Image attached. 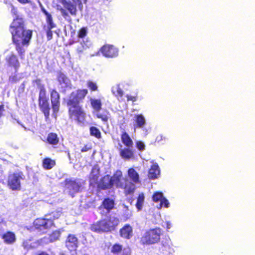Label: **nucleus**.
<instances>
[{"instance_id":"2eb2a0df","label":"nucleus","mask_w":255,"mask_h":255,"mask_svg":"<svg viewBox=\"0 0 255 255\" xmlns=\"http://www.w3.org/2000/svg\"><path fill=\"white\" fill-rule=\"evenodd\" d=\"M152 200L154 202L157 203L160 202L158 209H161L162 207L168 208L169 206V203L167 199L163 197L162 193L160 192H156L154 193L152 197Z\"/></svg>"},{"instance_id":"1a4fd4ad","label":"nucleus","mask_w":255,"mask_h":255,"mask_svg":"<svg viewBox=\"0 0 255 255\" xmlns=\"http://www.w3.org/2000/svg\"><path fill=\"white\" fill-rule=\"evenodd\" d=\"M53 226H54V223L52 219H48L45 216L42 218L36 219L33 223L34 229L43 233H46Z\"/></svg>"},{"instance_id":"393cba45","label":"nucleus","mask_w":255,"mask_h":255,"mask_svg":"<svg viewBox=\"0 0 255 255\" xmlns=\"http://www.w3.org/2000/svg\"><path fill=\"white\" fill-rule=\"evenodd\" d=\"M121 138L122 143L126 147H133V142L129 134L127 132H122L121 135Z\"/></svg>"},{"instance_id":"f03ea898","label":"nucleus","mask_w":255,"mask_h":255,"mask_svg":"<svg viewBox=\"0 0 255 255\" xmlns=\"http://www.w3.org/2000/svg\"><path fill=\"white\" fill-rule=\"evenodd\" d=\"M122 178L123 173L120 170L116 171L112 176L105 175L97 183V190L100 191L111 189L115 184L117 188L124 189L126 195L132 194L135 189V185L127 178H123L125 183H122Z\"/></svg>"},{"instance_id":"72a5a7b5","label":"nucleus","mask_w":255,"mask_h":255,"mask_svg":"<svg viewBox=\"0 0 255 255\" xmlns=\"http://www.w3.org/2000/svg\"><path fill=\"white\" fill-rule=\"evenodd\" d=\"M110 115L109 112L108 111H106L105 113H98L96 115L97 118L101 119L103 122H108Z\"/></svg>"},{"instance_id":"473e14b6","label":"nucleus","mask_w":255,"mask_h":255,"mask_svg":"<svg viewBox=\"0 0 255 255\" xmlns=\"http://www.w3.org/2000/svg\"><path fill=\"white\" fill-rule=\"evenodd\" d=\"M113 93L119 100L120 98H122L124 95V92L119 85L113 89Z\"/></svg>"},{"instance_id":"a878e982","label":"nucleus","mask_w":255,"mask_h":255,"mask_svg":"<svg viewBox=\"0 0 255 255\" xmlns=\"http://www.w3.org/2000/svg\"><path fill=\"white\" fill-rule=\"evenodd\" d=\"M56 165V161L55 160L52 159L49 157L44 158L42 162V166L45 170L51 169Z\"/></svg>"},{"instance_id":"20e7f679","label":"nucleus","mask_w":255,"mask_h":255,"mask_svg":"<svg viewBox=\"0 0 255 255\" xmlns=\"http://www.w3.org/2000/svg\"><path fill=\"white\" fill-rule=\"evenodd\" d=\"M33 82L39 89L38 102L40 110L44 114L45 120H49L50 107L49 99L46 95V90L44 85L41 83V80L40 79H36Z\"/></svg>"},{"instance_id":"a211bd4d","label":"nucleus","mask_w":255,"mask_h":255,"mask_svg":"<svg viewBox=\"0 0 255 255\" xmlns=\"http://www.w3.org/2000/svg\"><path fill=\"white\" fill-rule=\"evenodd\" d=\"M119 233L122 238L129 240L133 236L132 228L129 224H126L120 229Z\"/></svg>"},{"instance_id":"c9c22d12","label":"nucleus","mask_w":255,"mask_h":255,"mask_svg":"<svg viewBox=\"0 0 255 255\" xmlns=\"http://www.w3.org/2000/svg\"><path fill=\"white\" fill-rule=\"evenodd\" d=\"M61 213L60 212L55 211L52 212L49 214L46 215L45 217L50 216V218H48V219H52L53 221L54 222V220L58 219L61 216Z\"/></svg>"},{"instance_id":"dca6fc26","label":"nucleus","mask_w":255,"mask_h":255,"mask_svg":"<svg viewBox=\"0 0 255 255\" xmlns=\"http://www.w3.org/2000/svg\"><path fill=\"white\" fill-rule=\"evenodd\" d=\"M6 63L8 66L13 68L15 72H16L20 67V63L15 54L11 53L5 58Z\"/></svg>"},{"instance_id":"aec40b11","label":"nucleus","mask_w":255,"mask_h":255,"mask_svg":"<svg viewBox=\"0 0 255 255\" xmlns=\"http://www.w3.org/2000/svg\"><path fill=\"white\" fill-rule=\"evenodd\" d=\"M115 205L114 200L108 197L104 199L100 208H103L106 209L108 213H110L111 210L114 209Z\"/></svg>"},{"instance_id":"a19ab883","label":"nucleus","mask_w":255,"mask_h":255,"mask_svg":"<svg viewBox=\"0 0 255 255\" xmlns=\"http://www.w3.org/2000/svg\"><path fill=\"white\" fill-rule=\"evenodd\" d=\"M165 140V138L163 137V136L161 134L158 135L155 139L154 142L155 143H161L162 141H164Z\"/></svg>"},{"instance_id":"cd10ccee","label":"nucleus","mask_w":255,"mask_h":255,"mask_svg":"<svg viewBox=\"0 0 255 255\" xmlns=\"http://www.w3.org/2000/svg\"><path fill=\"white\" fill-rule=\"evenodd\" d=\"M144 195L143 193H140L138 194L135 206L138 211H140L142 209L143 203L144 202Z\"/></svg>"},{"instance_id":"5701e85b","label":"nucleus","mask_w":255,"mask_h":255,"mask_svg":"<svg viewBox=\"0 0 255 255\" xmlns=\"http://www.w3.org/2000/svg\"><path fill=\"white\" fill-rule=\"evenodd\" d=\"M46 142L53 146L56 145L59 142V138L57 133L51 132L47 134Z\"/></svg>"},{"instance_id":"ea45409f","label":"nucleus","mask_w":255,"mask_h":255,"mask_svg":"<svg viewBox=\"0 0 255 255\" xmlns=\"http://www.w3.org/2000/svg\"><path fill=\"white\" fill-rule=\"evenodd\" d=\"M85 49L86 47L84 44L81 43L80 46L77 47L76 51L79 55H80L84 52V51L85 50Z\"/></svg>"},{"instance_id":"2f4dec72","label":"nucleus","mask_w":255,"mask_h":255,"mask_svg":"<svg viewBox=\"0 0 255 255\" xmlns=\"http://www.w3.org/2000/svg\"><path fill=\"white\" fill-rule=\"evenodd\" d=\"M135 122L137 128H142L145 124V120L144 117L141 114H138L135 115Z\"/></svg>"},{"instance_id":"4be33fe9","label":"nucleus","mask_w":255,"mask_h":255,"mask_svg":"<svg viewBox=\"0 0 255 255\" xmlns=\"http://www.w3.org/2000/svg\"><path fill=\"white\" fill-rule=\"evenodd\" d=\"M133 147H126L120 151V156L124 159H129L134 156Z\"/></svg>"},{"instance_id":"39448f33","label":"nucleus","mask_w":255,"mask_h":255,"mask_svg":"<svg viewBox=\"0 0 255 255\" xmlns=\"http://www.w3.org/2000/svg\"><path fill=\"white\" fill-rule=\"evenodd\" d=\"M72 1L67 0H60L63 7L58 8L62 16L69 21H71L70 14L76 16L77 14V5H81V0H72Z\"/></svg>"},{"instance_id":"7ed1b4c3","label":"nucleus","mask_w":255,"mask_h":255,"mask_svg":"<svg viewBox=\"0 0 255 255\" xmlns=\"http://www.w3.org/2000/svg\"><path fill=\"white\" fill-rule=\"evenodd\" d=\"M119 223L118 218L109 217L93 223L90 226V229L98 233L111 232L116 229Z\"/></svg>"},{"instance_id":"9d476101","label":"nucleus","mask_w":255,"mask_h":255,"mask_svg":"<svg viewBox=\"0 0 255 255\" xmlns=\"http://www.w3.org/2000/svg\"><path fill=\"white\" fill-rule=\"evenodd\" d=\"M41 11L46 16L45 20L47 26H44V28L46 32L47 40H50L53 37V33L51 30L56 27V24L54 22L52 16L50 13L48 12L44 8H42Z\"/></svg>"},{"instance_id":"49530a36","label":"nucleus","mask_w":255,"mask_h":255,"mask_svg":"<svg viewBox=\"0 0 255 255\" xmlns=\"http://www.w3.org/2000/svg\"><path fill=\"white\" fill-rule=\"evenodd\" d=\"M98 177L99 175L98 174L92 175L90 178V179L93 182H96L98 180Z\"/></svg>"},{"instance_id":"bb28decb","label":"nucleus","mask_w":255,"mask_h":255,"mask_svg":"<svg viewBox=\"0 0 255 255\" xmlns=\"http://www.w3.org/2000/svg\"><path fill=\"white\" fill-rule=\"evenodd\" d=\"M123 250V245L119 243H115L111 247V253L114 255H119L122 253Z\"/></svg>"},{"instance_id":"4c0bfd02","label":"nucleus","mask_w":255,"mask_h":255,"mask_svg":"<svg viewBox=\"0 0 255 255\" xmlns=\"http://www.w3.org/2000/svg\"><path fill=\"white\" fill-rule=\"evenodd\" d=\"M124 208L125 209V210L127 212V213L122 215L123 220L124 221H127L128 219H129L131 214L129 211L128 207L126 205H123Z\"/></svg>"},{"instance_id":"c03bdc74","label":"nucleus","mask_w":255,"mask_h":255,"mask_svg":"<svg viewBox=\"0 0 255 255\" xmlns=\"http://www.w3.org/2000/svg\"><path fill=\"white\" fill-rule=\"evenodd\" d=\"M127 100L128 101H131L132 102H135L137 100V95L136 96H131V95H127Z\"/></svg>"},{"instance_id":"f704fd0d","label":"nucleus","mask_w":255,"mask_h":255,"mask_svg":"<svg viewBox=\"0 0 255 255\" xmlns=\"http://www.w3.org/2000/svg\"><path fill=\"white\" fill-rule=\"evenodd\" d=\"M87 87L91 92L98 91V87L97 83L91 80H88L87 82Z\"/></svg>"},{"instance_id":"e433bc0d","label":"nucleus","mask_w":255,"mask_h":255,"mask_svg":"<svg viewBox=\"0 0 255 255\" xmlns=\"http://www.w3.org/2000/svg\"><path fill=\"white\" fill-rule=\"evenodd\" d=\"M61 233L58 231H53L49 236V239L50 242H53L59 239Z\"/></svg>"},{"instance_id":"de8ad7c7","label":"nucleus","mask_w":255,"mask_h":255,"mask_svg":"<svg viewBox=\"0 0 255 255\" xmlns=\"http://www.w3.org/2000/svg\"><path fill=\"white\" fill-rule=\"evenodd\" d=\"M4 111V106L3 104L0 105V117L3 115V113Z\"/></svg>"},{"instance_id":"37998d69","label":"nucleus","mask_w":255,"mask_h":255,"mask_svg":"<svg viewBox=\"0 0 255 255\" xmlns=\"http://www.w3.org/2000/svg\"><path fill=\"white\" fill-rule=\"evenodd\" d=\"M92 149V146L91 145H85L81 149V151L82 152L88 151V150Z\"/></svg>"},{"instance_id":"f3484780","label":"nucleus","mask_w":255,"mask_h":255,"mask_svg":"<svg viewBox=\"0 0 255 255\" xmlns=\"http://www.w3.org/2000/svg\"><path fill=\"white\" fill-rule=\"evenodd\" d=\"M65 244L69 251L71 252L75 251L78 247V239L75 235L70 234L67 237Z\"/></svg>"},{"instance_id":"a18cd8bd","label":"nucleus","mask_w":255,"mask_h":255,"mask_svg":"<svg viewBox=\"0 0 255 255\" xmlns=\"http://www.w3.org/2000/svg\"><path fill=\"white\" fill-rule=\"evenodd\" d=\"M19 3L25 4L31 3V0H17Z\"/></svg>"},{"instance_id":"6ab92c4d","label":"nucleus","mask_w":255,"mask_h":255,"mask_svg":"<svg viewBox=\"0 0 255 255\" xmlns=\"http://www.w3.org/2000/svg\"><path fill=\"white\" fill-rule=\"evenodd\" d=\"M160 175V169L157 163H154L151 165L149 169L148 177L149 179H157Z\"/></svg>"},{"instance_id":"4468645a","label":"nucleus","mask_w":255,"mask_h":255,"mask_svg":"<svg viewBox=\"0 0 255 255\" xmlns=\"http://www.w3.org/2000/svg\"><path fill=\"white\" fill-rule=\"evenodd\" d=\"M100 51L103 55L108 58H114L119 54L118 48L113 45L105 44L101 47Z\"/></svg>"},{"instance_id":"423d86ee","label":"nucleus","mask_w":255,"mask_h":255,"mask_svg":"<svg viewBox=\"0 0 255 255\" xmlns=\"http://www.w3.org/2000/svg\"><path fill=\"white\" fill-rule=\"evenodd\" d=\"M25 179V175L21 170L9 172L6 180L7 186L11 191H20L22 188V182Z\"/></svg>"},{"instance_id":"412c9836","label":"nucleus","mask_w":255,"mask_h":255,"mask_svg":"<svg viewBox=\"0 0 255 255\" xmlns=\"http://www.w3.org/2000/svg\"><path fill=\"white\" fill-rule=\"evenodd\" d=\"M4 243L7 245H12L16 241V237L14 233L11 231H7L1 236Z\"/></svg>"},{"instance_id":"b1692460","label":"nucleus","mask_w":255,"mask_h":255,"mask_svg":"<svg viewBox=\"0 0 255 255\" xmlns=\"http://www.w3.org/2000/svg\"><path fill=\"white\" fill-rule=\"evenodd\" d=\"M128 175L130 179L132 181V183L137 184L140 182L138 173L133 168H130L128 171ZM131 183V182H130Z\"/></svg>"},{"instance_id":"79ce46f5","label":"nucleus","mask_w":255,"mask_h":255,"mask_svg":"<svg viewBox=\"0 0 255 255\" xmlns=\"http://www.w3.org/2000/svg\"><path fill=\"white\" fill-rule=\"evenodd\" d=\"M136 147L139 150H143L145 149V145L144 143L140 141H137L136 143Z\"/></svg>"},{"instance_id":"c756f323","label":"nucleus","mask_w":255,"mask_h":255,"mask_svg":"<svg viewBox=\"0 0 255 255\" xmlns=\"http://www.w3.org/2000/svg\"><path fill=\"white\" fill-rule=\"evenodd\" d=\"M90 135L97 139L102 138V134L100 129L94 126H92L89 128Z\"/></svg>"},{"instance_id":"58836bf2","label":"nucleus","mask_w":255,"mask_h":255,"mask_svg":"<svg viewBox=\"0 0 255 255\" xmlns=\"http://www.w3.org/2000/svg\"><path fill=\"white\" fill-rule=\"evenodd\" d=\"M87 34V31L86 27H82L80 29L78 32V36L79 38H83L85 37Z\"/></svg>"},{"instance_id":"f8f14e48","label":"nucleus","mask_w":255,"mask_h":255,"mask_svg":"<svg viewBox=\"0 0 255 255\" xmlns=\"http://www.w3.org/2000/svg\"><path fill=\"white\" fill-rule=\"evenodd\" d=\"M66 188L68 190L69 194L73 197L74 194L81 190L82 184L77 179H66L64 180Z\"/></svg>"},{"instance_id":"f257e3e1","label":"nucleus","mask_w":255,"mask_h":255,"mask_svg":"<svg viewBox=\"0 0 255 255\" xmlns=\"http://www.w3.org/2000/svg\"><path fill=\"white\" fill-rule=\"evenodd\" d=\"M12 13L15 17L10 25L12 40L18 55L23 59L25 53L23 47L29 45L32 35V30L26 29L24 18L19 15L14 8L13 9Z\"/></svg>"},{"instance_id":"0eeeda50","label":"nucleus","mask_w":255,"mask_h":255,"mask_svg":"<svg viewBox=\"0 0 255 255\" xmlns=\"http://www.w3.org/2000/svg\"><path fill=\"white\" fill-rule=\"evenodd\" d=\"M68 109V115L70 119L78 123H83L85 120L86 114L80 104L66 103Z\"/></svg>"},{"instance_id":"9b49d317","label":"nucleus","mask_w":255,"mask_h":255,"mask_svg":"<svg viewBox=\"0 0 255 255\" xmlns=\"http://www.w3.org/2000/svg\"><path fill=\"white\" fill-rule=\"evenodd\" d=\"M88 93L86 89H77L71 92L69 99L66 103H73L76 104H80V102L85 99Z\"/></svg>"},{"instance_id":"ddd939ff","label":"nucleus","mask_w":255,"mask_h":255,"mask_svg":"<svg viewBox=\"0 0 255 255\" xmlns=\"http://www.w3.org/2000/svg\"><path fill=\"white\" fill-rule=\"evenodd\" d=\"M50 96L53 113L56 115L60 109V95L56 89H53L50 91Z\"/></svg>"},{"instance_id":"7c9ffc66","label":"nucleus","mask_w":255,"mask_h":255,"mask_svg":"<svg viewBox=\"0 0 255 255\" xmlns=\"http://www.w3.org/2000/svg\"><path fill=\"white\" fill-rule=\"evenodd\" d=\"M57 81L60 85L65 84L67 86L69 82V80L66 76L62 72H59L57 77Z\"/></svg>"},{"instance_id":"09e8293b","label":"nucleus","mask_w":255,"mask_h":255,"mask_svg":"<svg viewBox=\"0 0 255 255\" xmlns=\"http://www.w3.org/2000/svg\"><path fill=\"white\" fill-rule=\"evenodd\" d=\"M37 255H49L48 254H47L46 252H40L39 253H38Z\"/></svg>"},{"instance_id":"6e6552de","label":"nucleus","mask_w":255,"mask_h":255,"mask_svg":"<svg viewBox=\"0 0 255 255\" xmlns=\"http://www.w3.org/2000/svg\"><path fill=\"white\" fill-rule=\"evenodd\" d=\"M161 230L159 228L150 229L146 231L140 239L142 245H150L158 243L160 240Z\"/></svg>"},{"instance_id":"c85d7f7f","label":"nucleus","mask_w":255,"mask_h":255,"mask_svg":"<svg viewBox=\"0 0 255 255\" xmlns=\"http://www.w3.org/2000/svg\"><path fill=\"white\" fill-rule=\"evenodd\" d=\"M92 107L97 112L102 109V102L100 99H92L90 100Z\"/></svg>"}]
</instances>
